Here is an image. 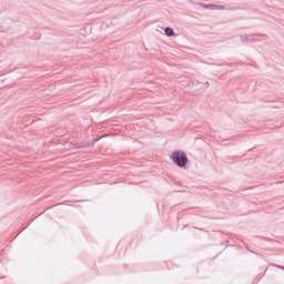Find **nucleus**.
Segmentation results:
<instances>
[{
    "label": "nucleus",
    "instance_id": "obj_5",
    "mask_svg": "<svg viewBox=\"0 0 284 284\" xmlns=\"http://www.w3.org/2000/svg\"><path fill=\"white\" fill-rule=\"evenodd\" d=\"M97 141H99V139H95V140H94V143H97Z\"/></svg>",
    "mask_w": 284,
    "mask_h": 284
},
{
    "label": "nucleus",
    "instance_id": "obj_4",
    "mask_svg": "<svg viewBox=\"0 0 284 284\" xmlns=\"http://www.w3.org/2000/svg\"><path fill=\"white\" fill-rule=\"evenodd\" d=\"M164 34H165L166 37H176V33H174V29H172V28H170V27H166V28L164 29Z\"/></svg>",
    "mask_w": 284,
    "mask_h": 284
},
{
    "label": "nucleus",
    "instance_id": "obj_3",
    "mask_svg": "<svg viewBox=\"0 0 284 284\" xmlns=\"http://www.w3.org/2000/svg\"><path fill=\"white\" fill-rule=\"evenodd\" d=\"M201 8H204V10H226L225 6L223 4H205V3H201L200 4Z\"/></svg>",
    "mask_w": 284,
    "mask_h": 284
},
{
    "label": "nucleus",
    "instance_id": "obj_2",
    "mask_svg": "<svg viewBox=\"0 0 284 284\" xmlns=\"http://www.w3.org/2000/svg\"><path fill=\"white\" fill-rule=\"evenodd\" d=\"M258 37V34H242L240 41H242V43H256Z\"/></svg>",
    "mask_w": 284,
    "mask_h": 284
},
{
    "label": "nucleus",
    "instance_id": "obj_1",
    "mask_svg": "<svg viewBox=\"0 0 284 284\" xmlns=\"http://www.w3.org/2000/svg\"><path fill=\"white\" fill-rule=\"evenodd\" d=\"M171 161L178 165V168H185L187 165V154L184 151H175L171 155Z\"/></svg>",
    "mask_w": 284,
    "mask_h": 284
}]
</instances>
